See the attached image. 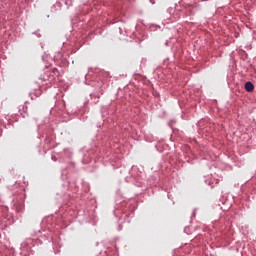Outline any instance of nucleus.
I'll return each mask as SVG.
<instances>
[{
    "instance_id": "nucleus-1",
    "label": "nucleus",
    "mask_w": 256,
    "mask_h": 256,
    "mask_svg": "<svg viewBox=\"0 0 256 256\" xmlns=\"http://www.w3.org/2000/svg\"><path fill=\"white\" fill-rule=\"evenodd\" d=\"M244 87L248 93H252V91L255 90V85H253L251 82H246Z\"/></svg>"
},
{
    "instance_id": "nucleus-2",
    "label": "nucleus",
    "mask_w": 256,
    "mask_h": 256,
    "mask_svg": "<svg viewBox=\"0 0 256 256\" xmlns=\"http://www.w3.org/2000/svg\"><path fill=\"white\" fill-rule=\"evenodd\" d=\"M54 73H57V69H54Z\"/></svg>"
},
{
    "instance_id": "nucleus-3",
    "label": "nucleus",
    "mask_w": 256,
    "mask_h": 256,
    "mask_svg": "<svg viewBox=\"0 0 256 256\" xmlns=\"http://www.w3.org/2000/svg\"><path fill=\"white\" fill-rule=\"evenodd\" d=\"M202 1H207V0H202Z\"/></svg>"
}]
</instances>
